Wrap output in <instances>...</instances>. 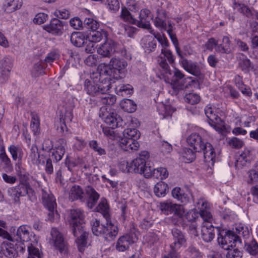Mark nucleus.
<instances>
[{
    "label": "nucleus",
    "mask_w": 258,
    "mask_h": 258,
    "mask_svg": "<svg viewBox=\"0 0 258 258\" xmlns=\"http://www.w3.org/2000/svg\"><path fill=\"white\" fill-rule=\"evenodd\" d=\"M109 78L104 77V75L99 73L93 74L90 79H86L84 82L85 90L91 95H99L107 92L111 88Z\"/></svg>",
    "instance_id": "f257e3e1"
},
{
    "label": "nucleus",
    "mask_w": 258,
    "mask_h": 258,
    "mask_svg": "<svg viewBox=\"0 0 258 258\" xmlns=\"http://www.w3.org/2000/svg\"><path fill=\"white\" fill-rule=\"evenodd\" d=\"M187 142L190 147H193L196 152L203 151L205 160L207 162H215V153L211 144L204 143L202 137L198 134H192L187 139Z\"/></svg>",
    "instance_id": "f03ea898"
},
{
    "label": "nucleus",
    "mask_w": 258,
    "mask_h": 258,
    "mask_svg": "<svg viewBox=\"0 0 258 258\" xmlns=\"http://www.w3.org/2000/svg\"><path fill=\"white\" fill-rule=\"evenodd\" d=\"M106 221V226L101 224L97 220L92 221V231L96 236H102L106 241H111L116 237L118 229L117 226L113 223L110 219Z\"/></svg>",
    "instance_id": "7ed1b4c3"
},
{
    "label": "nucleus",
    "mask_w": 258,
    "mask_h": 258,
    "mask_svg": "<svg viewBox=\"0 0 258 258\" xmlns=\"http://www.w3.org/2000/svg\"><path fill=\"white\" fill-rule=\"evenodd\" d=\"M7 193L11 197L15 203H20V197L28 196V199L35 202L37 200V197L35 191L30 184L19 183L17 185L8 188Z\"/></svg>",
    "instance_id": "20e7f679"
},
{
    "label": "nucleus",
    "mask_w": 258,
    "mask_h": 258,
    "mask_svg": "<svg viewBox=\"0 0 258 258\" xmlns=\"http://www.w3.org/2000/svg\"><path fill=\"white\" fill-rule=\"evenodd\" d=\"M127 62L123 59L112 58L108 66L104 67L100 72L105 77L109 78V82L112 78L116 80L121 78V72L127 66Z\"/></svg>",
    "instance_id": "39448f33"
},
{
    "label": "nucleus",
    "mask_w": 258,
    "mask_h": 258,
    "mask_svg": "<svg viewBox=\"0 0 258 258\" xmlns=\"http://www.w3.org/2000/svg\"><path fill=\"white\" fill-rule=\"evenodd\" d=\"M105 122L110 126V127H103L102 132L104 135L111 140H114L117 134L113 131L115 127H124L126 123L122 118L114 112L109 113L104 117Z\"/></svg>",
    "instance_id": "423d86ee"
},
{
    "label": "nucleus",
    "mask_w": 258,
    "mask_h": 258,
    "mask_svg": "<svg viewBox=\"0 0 258 258\" xmlns=\"http://www.w3.org/2000/svg\"><path fill=\"white\" fill-rule=\"evenodd\" d=\"M99 23L92 18H86L84 21V27L90 31L88 35V39L94 43L98 42L103 38H107V33L102 29H98Z\"/></svg>",
    "instance_id": "0eeeda50"
},
{
    "label": "nucleus",
    "mask_w": 258,
    "mask_h": 258,
    "mask_svg": "<svg viewBox=\"0 0 258 258\" xmlns=\"http://www.w3.org/2000/svg\"><path fill=\"white\" fill-rule=\"evenodd\" d=\"M173 242L170 245V251L167 255L170 258H180V254L177 251L182 246H185L187 240L185 234L180 230L174 228L171 230Z\"/></svg>",
    "instance_id": "6e6552de"
},
{
    "label": "nucleus",
    "mask_w": 258,
    "mask_h": 258,
    "mask_svg": "<svg viewBox=\"0 0 258 258\" xmlns=\"http://www.w3.org/2000/svg\"><path fill=\"white\" fill-rule=\"evenodd\" d=\"M218 242L223 249H229V247H235L237 244H240L241 240H238L237 237L234 235V232L231 230L219 232Z\"/></svg>",
    "instance_id": "1a4fd4ad"
},
{
    "label": "nucleus",
    "mask_w": 258,
    "mask_h": 258,
    "mask_svg": "<svg viewBox=\"0 0 258 258\" xmlns=\"http://www.w3.org/2000/svg\"><path fill=\"white\" fill-rule=\"evenodd\" d=\"M205 113L209 119V123L216 131L221 132L224 128V122L216 114V110L211 105H208L205 108Z\"/></svg>",
    "instance_id": "9d476101"
},
{
    "label": "nucleus",
    "mask_w": 258,
    "mask_h": 258,
    "mask_svg": "<svg viewBox=\"0 0 258 258\" xmlns=\"http://www.w3.org/2000/svg\"><path fill=\"white\" fill-rule=\"evenodd\" d=\"M51 236L49 243L52 244L60 254H66L68 252V246L62 234L57 228H52L51 230Z\"/></svg>",
    "instance_id": "9b49d317"
},
{
    "label": "nucleus",
    "mask_w": 258,
    "mask_h": 258,
    "mask_svg": "<svg viewBox=\"0 0 258 258\" xmlns=\"http://www.w3.org/2000/svg\"><path fill=\"white\" fill-rule=\"evenodd\" d=\"M149 158V153L146 151L141 152L139 156L131 162L133 172L145 174V170L150 166H147V160Z\"/></svg>",
    "instance_id": "f8f14e48"
},
{
    "label": "nucleus",
    "mask_w": 258,
    "mask_h": 258,
    "mask_svg": "<svg viewBox=\"0 0 258 258\" xmlns=\"http://www.w3.org/2000/svg\"><path fill=\"white\" fill-rule=\"evenodd\" d=\"M191 79V77L185 78L184 75L179 70H175L172 76L170 85L174 91L176 93L187 88L185 84L187 79Z\"/></svg>",
    "instance_id": "ddd939ff"
},
{
    "label": "nucleus",
    "mask_w": 258,
    "mask_h": 258,
    "mask_svg": "<svg viewBox=\"0 0 258 258\" xmlns=\"http://www.w3.org/2000/svg\"><path fill=\"white\" fill-rule=\"evenodd\" d=\"M41 201L44 206L49 211L48 216L52 217L56 208V203L54 197L49 189H41Z\"/></svg>",
    "instance_id": "4468645a"
},
{
    "label": "nucleus",
    "mask_w": 258,
    "mask_h": 258,
    "mask_svg": "<svg viewBox=\"0 0 258 258\" xmlns=\"http://www.w3.org/2000/svg\"><path fill=\"white\" fill-rule=\"evenodd\" d=\"M137 240L138 237L136 233L134 232H130L118 239L116 243V248L119 251H124Z\"/></svg>",
    "instance_id": "2eb2a0df"
},
{
    "label": "nucleus",
    "mask_w": 258,
    "mask_h": 258,
    "mask_svg": "<svg viewBox=\"0 0 258 258\" xmlns=\"http://www.w3.org/2000/svg\"><path fill=\"white\" fill-rule=\"evenodd\" d=\"M253 159L251 151L245 148L240 154L235 157V166L238 169L248 166Z\"/></svg>",
    "instance_id": "dca6fc26"
},
{
    "label": "nucleus",
    "mask_w": 258,
    "mask_h": 258,
    "mask_svg": "<svg viewBox=\"0 0 258 258\" xmlns=\"http://www.w3.org/2000/svg\"><path fill=\"white\" fill-rule=\"evenodd\" d=\"M160 59L161 60L159 62L160 66L163 69L165 73L171 74L169 66L166 62V60L170 64L174 62V58L171 50L168 48H162Z\"/></svg>",
    "instance_id": "f3484780"
},
{
    "label": "nucleus",
    "mask_w": 258,
    "mask_h": 258,
    "mask_svg": "<svg viewBox=\"0 0 258 258\" xmlns=\"http://www.w3.org/2000/svg\"><path fill=\"white\" fill-rule=\"evenodd\" d=\"M153 19V15L147 9L141 10L139 14V20H136V25L139 27L147 29H151L150 21Z\"/></svg>",
    "instance_id": "a211bd4d"
},
{
    "label": "nucleus",
    "mask_w": 258,
    "mask_h": 258,
    "mask_svg": "<svg viewBox=\"0 0 258 258\" xmlns=\"http://www.w3.org/2000/svg\"><path fill=\"white\" fill-rule=\"evenodd\" d=\"M63 22L56 18L52 19L49 24L45 25L43 29L54 35H60L62 33Z\"/></svg>",
    "instance_id": "6ab92c4d"
},
{
    "label": "nucleus",
    "mask_w": 258,
    "mask_h": 258,
    "mask_svg": "<svg viewBox=\"0 0 258 258\" xmlns=\"http://www.w3.org/2000/svg\"><path fill=\"white\" fill-rule=\"evenodd\" d=\"M218 232L219 229L215 228L211 224H203L201 228V237L203 240L206 242H211L215 237V230Z\"/></svg>",
    "instance_id": "aec40b11"
},
{
    "label": "nucleus",
    "mask_w": 258,
    "mask_h": 258,
    "mask_svg": "<svg viewBox=\"0 0 258 258\" xmlns=\"http://www.w3.org/2000/svg\"><path fill=\"white\" fill-rule=\"evenodd\" d=\"M116 43L112 39H107L97 49V53L103 57H110L111 52L115 51Z\"/></svg>",
    "instance_id": "412c9836"
},
{
    "label": "nucleus",
    "mask_w": 258,
    "mask_h": 258,
    "mask_svg": "<svg viewBox=\"0 0 258 258\" xmlns=\"http://www.w3.org/2000/svg\"><path fill=\"white\" fill-rule=\"evenodd\" d=\"M67 141L64 139H59L57 141L55 149L52 152V159L56 162L60 161L65 153Z\"/></svg>",
    "instance_id": "4be33fe9"
},
{
    "label": "nucleus",
    "mask_w": 258,
    "mask_h": 258,
    "mask_svg": "<svg viewBox=\"0 0 258 258\" xmlns=\"http://www.w3.org/2000/svg\"><path fill=\"white\" fill-rule=\"evenodd\" d=\"M121 148L125 151L133 152L138 150L140 145L137 141L134 139H129L122 138L119 142Z\"/></svg>",
    "instance_id": "5701e85b"
},
{
    "label": "nucleus",
    "mask_w": 258,
    "mask_h": 258,
    "mask_svg": "<svg viewBox=\"0 0 258 258\" xmlns=\"http://www.w3.org/2000/svg\"><path fill=\"white\" fill-rule=\"evenodd\" d=\"M197 204L200 209L199 215L203 220V224H211L213 218L211 212L207 209V202L200 200Z\"/></svg>",
    "instance_id": "b1692460"
},
{
    "label": "nucleus",
    "mask_w": 258,
    "mask_h": 258,
    "mask_svg": "<svg viewBox=\"0 0 258 258\" xmlns=\"http://www.w3.org/2000/svg\"><path fill=\"white\" fill-rule=\"evenodd\" d=\"M183 68L190 74L198 77L201 74L200 67L196 62H194L190 60L183 59L181 62Z\"/></svg>",
    "instance_id": "393cba45"
},
{
    "label": "nucleus",
    "mask_w": 258,
    "mask_h": 258,
    "mask_svg": "<svg viewBox=\"0 0 258 258\" xmlns=\"http://www.w3.org/2000/svg\"><path fill=\"white\" fill-rule=\"evenodd\" d=\"M15 241L12 240L10 241H4L1 245V251L6 256L14 258L17 256V251L15 249Z\"/></svg>",
    "instance_id": "a878e982"
},
{
    "label": "nucleus",
    "mask_w": 258,
    "mask_h": 258,
    "mask_svg": "<svg viewBox=\"0 0 258 258\" xmlns=\"http://www.w3.org/2000/svg\"><path fill=\"white\" fill-rule=\"evenodd\" d=\"M86 192L88 197L86 203L87 206L89 208L92 209L96 205L99 198V195L90 186L86 187Z\"/></svg>",
    "instance_id": "bb28decb"
},
{
    "label": "nucleus",
    "mask_w": 258,
    "mask_h": 258,
    "mask_svg": "<svg viewBox=\"0 0 258 258\" xmlns=\"http://www.w3.org/2000/svg\"><path fill=\"white\" fill-rule=\"evenodd\" d=\"M23 5L22 0H6L3 9L7 13H11L20 9Z\"/></svg>",
    "instance_id": "cd10ccee"
},
{
    "label": "nucleus",
    "mask_w": 258,
    "mask_h": 258,
    "mask_svg": "<svg viewBox=\"0 0 258 258\" xmlns=\"http://www.w3.org/2000/svg\"><path fill=\"white\" fill-rule=\"evenodd\" d=\"M11 66L6 59H3L0 66V83H4L8 80Z\"/></svg>",
    "instance_id": "c85d7f7f"
},
{
    "label": "nucleus",
    "mask_w": 258,
    "mask_h": 258,
    "mask_svg": "<svg viewBox=\"0 0 258 258\" xmlns=\"http://www.w3.org/2000/svg\"><path fill=\"white\" fill-rule=\"evenodd\" d=\"M70 40L71 43L76 47H82L88 42L85 35L81 32H74L71 35Z\"/></svg>",
    "instance_id": "c756f323"
},
{
    "label": "nucleus",
    "mask_w": 258,
    "mask_h": 258,
    "mask_svg": "<svg viewBox=\"0 0 258 258\" xmlns=\"http://www.w3.org/2000/svg\"><path fill=\"white\" fill-rule=\"evenodd\" d=\"M69 199L72 201L80 200L84 201V192L79 185H74L72 187L69 192Z\"/></svg>",
    "instance_id": "7c9ffc66"
},
{
    "label": "nucleus",
    "mask_w": 258,
    "mask_h": 258,
    "mask_svg": "<svg viewBox=\"0 0 258 258\" xmlns=\"http://www.w3.org/2000/svg\"><path fill=\"white\" fill-rule=\"evenodd\" d=\"M169 191V187L167 183L163 181L157 182L154 186V192L158 197H164Z\"/></svg>",
    "instance_id": "2f4dec72"
},
{
    "label": "nucleus",
    "mask_w": 258,
    "mask_h": 258,
    "mask_svg": "<svg viewBox=\"0 0 258 258\" xmlns=\"http://www.w3.org/2000/svg\"><path fill=\"white\" fill-rule=\"evenodd\" d=\"M8 151L11 155L13 160L21 161L23 152L22 149L20 146L11 145L8 148Z\"/></svg>",
    "instance_id": "473e14b6"
},
{
    "label": "nucleus",
    "mask_w": 258,
    "mask_h": 258,
    "mask_svg": "<svg viewBox=\"0 0 258 258\" xmlns=\"http://www.w3.org/2000/svg\"><path fill=\"white\" fill-rule=\"evenodd\" d=\"M238 66L239 68L245 73H248L253 69V63L246 56L239 58Z\"/></svg>",
    "instance_id": "72a5a7b5"
},
{
    "label": "nucleus",
    "mask_w": 258,
    "mask_h": 258,
    "mask_svg": "<svg viewBox=\"0 0 258 258\" xmlns=\"http://www.w3.org/2000/svg\"><path fill=\"white\" fill-rule=\"evenodd\" d=\"M16 235L21 241L28 242L30 240L29 227L27 225L20 226L17 229Z\"/></svg>",
    "instance_id": "f704fd0d"
},
{
    "label": "nucleus",
    "mask_w": 258,
    "mask_h": 258,
    "mask_svg": "<svg viewBox=\"0 0 258 258\" xmlns=\"http://www.w3.org/2000/svg\"><path fill=\"white\" fill-rule=\"evenodd\" d=\"M246 181L250 184L258 181V161L255 163L253 168L247 172Z\"/></svg>",
    "instance_id": "c9c22d12"
},
{
    "label": "nucleus",
    "mask_w": 258,
    "mask_h": 258,
    "mask_svg": "<svg viewBox=\"0 0 258 258\" xmlns=\"http://www.w3.org/2000/svg\"><path fill=\"white\" fill-rule=\"evenodd\" d=\"M154 25L160 30L166 31L168 33V30L170 29L171 30L172 33H174L173 31V24L170 21H168V24H167L165 21L161 19L159 16L155 18L154 20Z\"/></svg>",
    "instance_id": "e433bc0d"
},
{
    "label": "nucleus",
    "mask_w": 258,
    "mask_h": 258,
    "mask_svg": "<svg viewBox=\"0 0 258 258\" xmlns=\"http://www.w3.org/2000/svg\"><path fill=\"white\" fill-rule=\"evenodd\" d=\"M115 91L118 95L126 96L133 93V87L130 84H119L115 87Z\"/></svg>",
    "instance_id": "4c0bfd02"
},
{
    "label": "nucleus",
    "mask_w": 258,
    "mask_h": 258,
    "mask_svg": "<svg viewBox=\"0 0 258 258\" xmlns=\"http://www.w3.org/2000/svg\"><path fill=\"white\" fill-rule=\"evenodd\" d=\"M216 51L225 53H229L231 52V42L228 37H223L222 43L217 46Z\"/></svg>",
    "instance_id": "58836bf2"
},
{
    "label": "nucleus",
    "mask_w": 258,
    "mask_h": 258,
    "mask_svg": "<svg viewBox=\"0 0 258 258\" xmlns=\"http://www.w3.org/2000/svg\"><path fill=\"white\" fill-rule=\"evenodd\" d=\"M85 215L84 212L79 209H72L70 210L69 215V222H81L84 221Z\"/></svg>",
    "instance_id": "ea45409f"
},
{
    "label": "nucleus",
    "mask_w": 258,
    "mask_h": 258,
    "mask_svg": "<svg viewBox=\"0 0 258 258\" xmlns=\"http://www.w3.org/2000/svg\"><path fill=\"white\" fill-rule=\"evenodd\" d=\"M168 34L169 35L171 41L175 46L176 52L180 58L179 61L181 63L183 59L186 58L182 55V52L179 47V43L176 36V34L175 33H172L171 30L170 29L168 30Z\"/></svg>",
    "instance_id": "a19ab883"
},
{
    "label": "nucleus",
    "mask_w": 258,
    "mask_h": 258,
    "mask_svg": "<svg viewBox=\"0 0 258 258\" xmlns=\"http://www.w3.org/2000/svg\"><path fill=\"white\" fill-rule=\"evenodd\" d=\"M97 211L101 213L106 220L110 219L109 214V207L105 199H101L99 205L96 207Z\"/></svg>",
    "instance_id": "79ce46f5"
},
{
    "label": "nucleus",
    "mask_w": 258,
    "mask_h": 258,
    "mask_svg": "<svg viewBox=\"0 0 258 258\" xmlns=\"http://www.w3.org/2000/svg\"><path fill=\"white\" fill-rule=\"evenodd\" d=\"M70 228L74 236H78L81 234L84 231L83 227L84 226V222H70Z\"/></svg>",
    "instance_id": "37998d69"
},
{
    "label": "nucleus",
    "mask_w": 258,
    "mask_h": 258,
    "mask_svg": "<svg viewBox=\"0 0 258 258\" xmlns=\"http://www.w3.org/2000/svg\"><path fill=\"white\" fill-rule=\"evenodd\" d=\"M120 105L124 111L130 113L135 112L137 109L136 104L131 99H124L121 102Z\"/></svg>",
    "instance_id": "c03bdc74"
},
{
    "label": "nucleus",
    "mask_w": 258,
    "mask_h": 258,
    "mask_svg": "<svg viewBox=\"0 0 258 258\" xmlns=\"http://www.w3.org/2000/svg\"><path fill=\"white\" fill-rule=\"evenodd\" d=\"M99 98L101 103L108 105H113L116 100L115 96L108 94L106 92L102 93Z\"/></svg>",
    "instance_id": "a18cd8bd"
},
{
    "label": "nucleus",
    "mask_w": 258,
    "mask_h": 258,
    "mask_svg": "<svg viewBox=\"0 0 258 258\" xmlns=\"http://www.w3.org/2000/svg\"><path fill=\"white\" fill-rule=\"evenodd\" d=\"M143 41V47L145 49V51L150 52L155 50L157 45L156 40L148 36L144 38Z\"/></svg>",
    "instance_id": "49530a36"
},
{
    "label": "nucleus",
    "mask_w": 258,
    "mask_h": 258,
    "mask_svg": "<svg viewBox=\"0 0 258 258\" xmlns=\"http://www.w3.org/2000/svg\"><path fill=\"white\" fill-rule=\"evenodd\" d=\"M124 138L134 139L137 141L140 137V133L135 128H127L123 132Z\"/></svg>",
    "instance_id": "de8ad7c7"
},
{
    "label": "nucleus",
    "mask_w": 258,
    "mask_h": 258,
    "mask_svg": "<svg viewBox=\"0 0 258 258\" xmlns=\"http://www.w3.org/2000/svg\"><path fill=\"white\" fill-rule=\"evenodd\" d=\"M245 248L250 255L256 256L258 255V243L254 239L245 245Z\"/></svg>",
    "instance_id": "09e8293b"
},
{
    "label": "nucleus",
    "mask_w": 258,
    "mask_h": 258,
    "mask_svg": "<svg viewBox=\"0 0 258 258\" xmlns=\"http://www.w3.org/2000/svg\"><path fill=\"white\" fill-rule=\"evenodd\" d=\"M231 231L234 232V235L237 237L238 240H240L241 236L245 237L248 235V231L247 228L240 225H236L235 229L233 228Z\"/></svg>",
    "instance_id": "8fccbe9b"
},
{
    "label": "nucleus",
    "mask_w": 258,
    "mask_h": 258,
    "mask_svg": "<svg viewBox=\"0 0 258 258\" xmlns=\"http://www.w3.org/2000/svg\"><path fill=\"white\" fill-rule=\"evenodd\" d=\"M43 63V61L40 60L34 64L32 70V75L33 77H37L43 74L44 67Z\"/></svg>",
    "instance_id": "3c124183"
},
{
    "label": "nucleus",
    "mask_w": 258,
    "mask_h": 258,
    "mask_svg": "<svg viewBox=\"0 0 258 258\" xmlns=\"http://www.w3.org/2000/svg\"><path fill=\"white\" fill-rule=\"evenodd\" d=\"M29 157L33 164H37L38 163L39 154L38 148L36 145H33L31 146Z\"/></svg>",
    "instance_id": "603ef678"
},
{
    "label": "nucleus",
    "mask_w": 258,
    "mask_h": 258,
    "mask_svg": "<svg viewBox=\"0 0 258 258\" xmlns=\"http://www.w3.org/2000/svg\"><path fill=\"white\" fill-rule=\"evenodd\" d=\"M225 249L228 250L226 254L227 258H241L242 256V251L238 250L237 248L233 247Z\"/></svg>",
    "instance_id": "864d4df0"
},
{
    "label": "nucleus",
    "mask_w": 258,
    "mask_h": 258,
    "mask_svg": "<svg viewBox=\"0 0 258 258\" xmlns=\"http://www.w3.org/2000/svg\"><path fill=\"white\" fill-rule=\"evenodd\" d=\"M184 100L186 102L194 105L200 102V97L196 93H190L185 95Z\"/></svg>",
    "instance_id": "5fc2aeb1"
},
{
    "label": "nucleus",
    "mask_w": 258,
    "mask_h": 258,
    "mask_svg": "<svg viewBox=\"0 0 258 258\" xmlns=\"http://www.w3.org/2000/svg\"><path fill=\"white\" fill-rule=\"evenodd\" d=\"M146 178L153 177L156 179H161V175L159 173L158 168L156 169H152L151 166L145 170V174L144 176Z\"/></svg>",
    "instance_id": "6e6d98bb"
},
{
    "label": "nucleus",
    "mask_w": 258,
    "mask_h": 258,
    "mask_svg": "<svg viewBox=\"0 0 258 258\" xmlns=\"http://www.w3.org/2000/svg\"><path fill=\"white\" fill-rule=\"evenodd\" d=\"M89 146L95 152H97L98 155L101 156L106 154V151L105 149L99 146L96 141H90L89 142Z\"/></svg>",
    "instance_id": "4d7b16f0"
},
{
    "label": "nucleus",
    "mask_w": 258,
    "mask_h": 258,
    "mask_svg": "<svg viewBox=\"0 0 258 258\" xmlns=\"http://www.w3.org/2000/svg\"><path fill=\"white\" fill-rule=\"evenodd\" d=\"M186 253L190 258L202 257V255L199 250L193 245H190L188 247L186 250Z\"/></svg>",
    "instance_id": "13d9d810"
},
{
    "label": "nucleus",
    "mask_w": 258,
    "mask_h": 258,
    "mask_svg": "<svg viewBox=\"0 0 258 258\" xmlns=\"http://www.w3.org/2000/svg\"><path fill=\"white\" fill-rule=\"evenodd\" d=\"M150 33L153 34L154 37L157 39L158 42L161 44L163 48H167L169 46V43L167 40V39L165 35H161L159 33H155L153 31H151Z\"/></svg>",
    "instance_id": "bf43d9fd"
},
{
    "label": "nucleus",
    "mask_w": 258,
    "mask_h": 258,
    "mask_svg": "<svg viewBox=\"0 0 258 258\" xmlns=\"http://www.w3.org/2000/svg\"><path fill=\"white\" fill-rule=\"evenodd\" d=\"M182 154L183 157L188 162H192L196 158L195 153L188 148H184L182 149Z\"/></svg>",
    "instance_id": "052dcab7"
},
{
    "label": "nucleus",
    "mask_w": 258,
    "mask_h": 258,
    "mask_svg": "<svg viewBox=\"0 0 258 258\" xmlns=\"http://www.w3.org/2000/svg\"><path fill=\"white\" fill-rule=\"evenodd\" d=\"M234 6V9H237L240 13L246 16L249 17L251 15L250 10L244 4L235 3Z\"/></svg>",
    "instance_id": "680f3d73"
},
{
    "label": "nucleus",
    "mask_w": 258,
    "mask_h": 258,
    "mask_svg": "<svg viewBox=\"0 0 258 258\" xmlns=\"http://www.w3.org/2000/svg\"><path fill=\"white\" fill-rule=\"evenodd\" d=\"M171 213H173V215L177 216L178 217L183 218L185 210L183 206L174 204Z\"/></svg>",
    "instance_id": "e2e57ef3"
},
{
    "label": "nucleus",
    "mask_w": 258,
    "mask_h": 258,
    "mask_svg": "<svg viewBox=\"0 0 258 258\" xmlns=\"http://www.w3.org/2000/svg\"><path fill=\"white\" fill-rule=\"evenodd\" d=\"M120 16L124 20L133 24H136V20L133 17L130 12L125 8L122 9Z\"/></svg>",
    "instance_id": "0e129e2a"
},
{
    "label": "nucleus",
    "mask_w": 258,
    "mask_h": 258,
    "mask_svg": "<svg viewBox=\"0 0 258 258\" xmlns=\"http://www.w3.org/2000/svg\"><path fill=\"white\" fill-rule=\"evenodd\" d=\"M89 235V233L87 232H83L79 238L76 240V242L80 250L81 248L86 246L87 244V240Z\"/></svg>",
    "instance_id": "69168bd1"
},
{
    "label": "nucleus",
    "mask_w": 258,
    "mask_h": 258,
    "mask_svg": "<svg viewBox=\"0 0 258 258\" xmlns=\"http://www.w3.org/2000/svg\"><path fill=\"white\" fill-rule=\"evenodd\" d=\"M174 204L171 202H162L160 204V209L166 215L171 214Z\"/></svg>",
    "instance_id": "338daca9"
},
{
    "label": "nucleus",
    "mask_w": 258,
    "mask_h": 258,
    "mask_svg": "<svg viewBox=\"0 0 258 258\" xmlns=\"http://www.w3.org/2000/svg\"><path fill=\"white\" fill-rule=\"evenodd\" d=\"M74 139L75 142L74 144V148L75 149L81 151L86 147L87 142L84 139L80 138L79 137H75Z\"/></svg>",
    "instance_id": "774afa93"
}]
</instances>
